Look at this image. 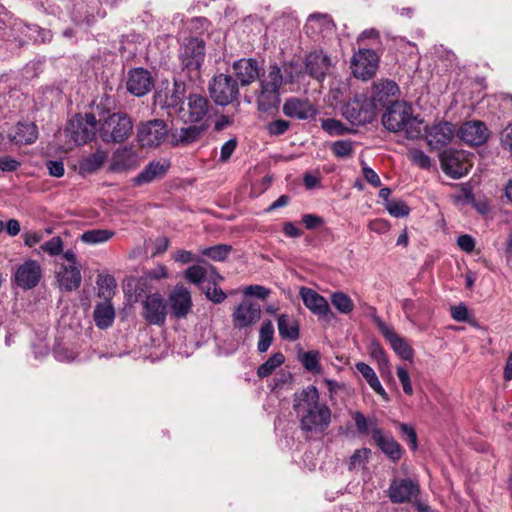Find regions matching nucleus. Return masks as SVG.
I'll use <instances>...</instances> for the list:
<instances>
[{
	"mask_svg": "<svg viewBox=\"0 0 512 512\" xmlns=\"http://www.w3.org/2000/svg\"><path fill=\"white\" fill-rule=\"evenodd\" d=\"M293 410L300 430L308 437L323 434L332 421L331 409L320 402L319 392L313 385L294 394Z\"/></svg>",
	"mask_w": 512,
	"mask_h": 512,
	"instance_id": "f257e3e1",
	"label": "nucleus"
},
{
	"mask_svg": "<svg viewBox=\"0 0 512 512\" xmlns=\"http://www.w3.org/2000/svg\"><path fill=\"white\" fill-rule=\"evenodd\" d=\"M283 69L276 63L270 64L259 77L258 88L255 91V101L259 111L268 112L277 108L281 102L282 85L294 81L289 67L284 65Z\"/></svg>",
	"mask_w": 512,
	"mask_h": 512,
	"instance_id": "f03ea898",
	"label": "nucleus"
},
{
	"mask_svg": "<svg viewBox=\"0 0 512 512\" xmlns=\"http://www.w3.org/2000/svg\"><path fill=\"white\" fill-rule=\"evenodd\" d=\"M383 126L390 132L403 133L407 139L423 136L424 122L413 115L411 105L405 101H393L382 116Z\"/></svg>",
	"mask_w": 512,
	"mask_h": 512,
	"instance_id": "7ed1b4c3",
	"label": "nucleus"
},
{
	"mask_svg": "<svg viewBox=\"0 0 512 512\" xmlns=\"http://www.w3.org/2000/svg\"><path fill=\"white\" fill-rule=\"evenodd\" d=\"M205 59V43L197 37L184 40L179 48V60L182 71L191 79L200 77V70Z\"/></svg>",
	"mask_w": 512,
	"mask_h": 512,
	"instance_id": "20e7f679",
	"label": "nucleus"
},
{
	"mask_svg": "<svg viewBox=\"0 0 512 512\" xmlns=\"http://www.w3.org/2000/svg\"><path fill=\"white\" fill-rule=\"evenodd\" d=\"M132 131V120L123 112L108 115L98 129L99 136L105 143L124 142L130 137Z\"/></svg>",
	"mask_w": 512,
	"mask_h": 512,
	"instance_id": "39448f33",
	"label": "nucleus"
},
{
	"mask_svg": "<svg viewBox=\"0 0 512 512\" xmlns=\"http://www.w3.org/2000/svg\"><path fill=\"white\" fill-rule=\"evenodd\" d=\"M375 102L366 95H356L343 107V116L352 125L371 123L376 116Z\"/></svg>",
	"mask_w": 512,
	"mask_h": 512,
	"instance_id": "423d86ee",
	"label": "nucleus"
},
{
	"mask_svg": "<svg viewBox=\"0 0 512 512\" xmlns=\"http://www.w3.org/2000/svg\"><path fill=\"white\" fill-rule=\"evenodd\" d=\"M96 127L97 119L94 114L87 113L84 116L77 114L70 120L66 133L77 145H83L94 139Z\"/></svg>",
	"mask_w": 512,
	"mask_h": 512,
	"instance_id": "0eeeda50",
	"label": "nucleus"
},
{
	"mask_svg": "<svg viewBox=\"0 0 512 512\" xmlns=\"http://www.w3.org/2000/svg\"><path fill=\"white\" fill-rule=\"evenodd\" d=\"M209 91L211 98L221 106L230 104L239 94L237 81L227 74L216 75L209 84Z\"/></svg>",
	"mask_w": 512,
	"mask_h": 512,
	"instance_id": "6e6552de",
	"label": "nucleus"
},
{
	"mask_svg": "<svg viewBox=\"0 0 512 512\" xmlns=\"http://www.w3.org/2000/svg\"><path fill=\"white\" fill-rule=\"evenodd\" d=\"M185 93V84L183 82L174 81L171 86L167 85L164 89H160L156 92L154 96L155 103L162 108L168 109L170 116H179L181 110H183Z\"/></svg>",
	"mask_w": 512,
	"mask_h": 512,
	"instance_id": "1a4fd4ad",
	"label": "nucleus"
},
{
	"mask_svg": "<svg viewBox=\"0 0 512 512\" xmlns=\"http://www.w3.org/2000/svg\"><path fill=\"white\" fill-rule=\"evenodd\" d=\"M168 130L163 120H150L140 123L137 128V141L143 148H156L167 138Z\"/></svg>",
	"mask_w": 512,
	"mask_h": 512,
	"instance_id": "9d476101",
	"label": "nucleus"
},
{
	"mask_svg": "<svg viewBox=\"0 0 512 512\" xmlns=\"http://www.w3.org/2000/svg\"><path fill=\"white\" fill-rule=\"evenodd\" d=\"M419 493V483L411 478H395L388 488L389 499L397 504L413 502Z\"/></svg>",
	"mask_w": 512,
	"mask_h": 512,
	"instance_id": "9b49d317",
	"label": "nucleus"
},
{
	"mask_svg": "<svg viewBox=\"0 0 512 512\" xmlns=\"http://www.w3.org/2000/svg\"><path fill=\"white\" fill-rule=\"evenodd\" d=\"M426 143L431 150L447 146L455 136V127L447 121H440L431 126L424 125Z\"/></svg>",
	"mask_w": 512,
	"mask_h": 512,
	"instance_id": "f8f14e48",
	"label": "nucleus"
},
{
	"mask_svg": "<svg viewBox=\"0 0 512 512\" xmlns=\"http://www.w3.org/2000/svg\"><path fill=\"white\" fill-rule=\"evenodd\" d=\"M167 301L156 292L146 296L143 301L142 317L149 325L162 326L167 317Z\"/></svg>",
	"mask_w": 512,
	"mask_h": 512,
	"instance_id": "ddd939ff",
	"label": "nucleus"
},
{
	"mask_svg": "<svg viewBox=\"0 0 512 512\" xmlns=\"http://www.w3.org/2000/svg\"><path fill=\"white\" fill-rule=\"evenodd\" d=\"M374 321L383 335V337L390 343L394 352L403 360L411 361L414 356V350L408 342L398 335L394 328L385 323L380 317L375 316Z\"/></svg>",
	"mask_w": 512,
	"mask_h": 512,
	"instance_id": "4468645a",
	"label": "nucleus"
},
{
	"mask_svg": "<svg viewBox=\"0 0 512 512\" xmlns=\"http://www.w3.org/2000/svg\"><path fill=\"white\" fill-rule=\"evenodd\" d=\"M261 318V307L257 302L242 301L232 313L234 328L246 330L255 325Z\"/></svg>",
	"mask_w": 512,
	"mask_h": 512,
	"instance_id": "2eb2a0df",
	"label": "nucleus"
},
{
	"mask_svg": "<svg viewBox=\"0 0 512 512\" xmlns=\"http://www.w3.org/2000/svg\"><path fill=\"white\" fill-rule=\"evenodd\" d=\"M167 304L174 318H186L193 306L190 290L183 284H177L170 292Z\"/></svg>",
	"mask_w": 512,
	"mask_h": 512,
	"instance_id": "dca6fc26",
	"label": "nucleus"
},
{
	"mask_svg": "<svg viewBox=\"0 0 512 512\" xmlns=\"http://www.w3.org/2000/svg\"><path fill=\"white\" fill-rule=\"evenodd\" d=\"M377 67L378 57L371 49H360L352 58L351 68L356 78L370 79L376 73Z\"/></svg>",
	"mask_w": 512,
	"mask_h": 512,
	"instance_id": "f3484780",
	"label": "nucleus"
},
{
	"mask_svg": "<svg viewBox=\"0 0 512 512\" xmlns=\"http://www.w3.org/2000/svg\"><path fill=\"white\" fill-rule=\"evenodd\" d=\"M42 278V267L36 260H26L21 264L14 275L16 285L23 290L36 287Z\"/></svg>",
	"mask_w": 512,
	"mask_h": 512,
	"instance_id": "a211bd4d",
	"label": "nucleus"
},
{
	"mask_svg": "<svg viewBox=\"0 0 512 512\" xmlns=\"http://www.w3.org/2000/svg\"><path fill=\"white\" fill-rule=\"evenodd\" d=\"M457 136L470 146H480L489 138V131L484 122L473 120L463 123L458 131Z\"/></svg>",
	"mask_w": 512,
	"mask_h": 512,
	"instance_id": "6ab92c4d",
	"label": "nucleus"
},
{
	"mask_svg": "<svg viewBox=\"0 0 512 512\" xmlns=\"http://www.w3.org/2000/svg\"><path fill=\"white\" fill-rule=\"evenodd\" d=\"M210 103L208 99L199 94H191L188 96L187 109L183 107L179 117L185 123H196L202 121L207 116Z\"/></svg>",
	"mask_w": 512,
	"mask_h": 512,
	"instance_id": "aec40b11",
	"label": "nucleus"
},
{
	"mask_svg": "<svg viewBox=\"0 0 512 512\" xmlns=\"http://www.w3.org/2000/svg\"><path fill=\"white\" fill-rule=\"evenodd\" d=\"M299 295L305 305L313 314L330 321L333 313L329 307L328 301L315 290L308 287H301Z\"/></svg>",
	"mask_w": 512,
	"mask_h": 512,
	"instance_id": "412c9836",
	"label": "nucleus"
},
{
	"mask_svg": "<svg viewBox=\"0 0 512 512\" xmlns=\"http://www.w3.org/2000/svg\"><path fill=\"white\" fill-rule=\"evenodd\" d=\"M371 437L380 450L392 461L397 462L402 457L403 450L400 444L389 434L374 423H371Z\"/></svg>",
	"mask_w": 512,
	"mask_h": 512,
	"instance_id": "4be33fe9",
	"label": "nucleus"
},
{
	"mask_svg": "<svg viewBox=\"0 0 512 512\" xmlns=\"http://www.w3.org/2000/svg\"><path fill=\"white\" fill-rule=\"evenodd\" d=\"M331 58L323 50L309 53L305 59L306 71L318 81H322L332 67Z\"/></svg>",
	"mask_w": 512,
	"mask_h": 512,
	"instance_id": "5701e85b",
	"label": "nucleus"
},
{
	"mask_svg": "<svg viewBox=\"0 0 512 512\" xmlns=\"http://www.w3.org/2000/svg\"><path fill=\"white\" fill-rule=\"evenodd\" d=\"M283 113L289 118L297 120H307L316 115V109L308 99L298 97H290L285 100Z\"/></svg>",
	"mask_w": 512,
	"mask_h": 512,
	"instance_id": "b1692460",
	"label": "nucleus"
},
{
	"mask_svg": "<svg viewBox=\"0 0 512 512\" xmlns=\"http://www.w3.org/2000/svg\"><path fill=\"white\" fill-rule=\"evenodd\" d=\"M153 78L144 68H135L129 72L127 90L135 96H144L152 89Z\"/></svg>",
	"mask_w": 512,
	"mask_h": 512,
	"instance_id": "393cba45",
	"label": "nucleus"
},
{
	"mask_svg": "<svg viewBox=\"0 0 512 512\" xmlns=\"http://www.w3.org/2000/svg\"><path fill=\"white\" fill-rule=\"evenodd\" d=\"M235 76L242 86H248L261 76L259 62L253 58H242L232 65Z\"/></svg>",
	"mask_w": 512,
	"mask_h": 512,
	"instance_id": "a878e982",
	"label": "nucleus"
},
{
	"mask_svg": "<svg viewBox=\"0 0 512 512\" xmlns=\"http://www.w3.org/2000/svg\"><path fill=\"white\" fill-rule=\"evenodd\" d=\"M170 168L168 160L151 161L145 168L133 178V183L136 186L151 183L157 179L163 178Z\"/></svg>",
	"mask_w": 512,
	"mask_h": 512,
	"instance_id": "bb28decb",
	"label": "nucleus"
},
{
	"mask_svg": "<svg viewBox=\"0 0 512 512\" xmlns=\"http://www.w3.org/2000/svg\"><path fill=\"white\" fill-rule=\"evenodd\" d=\"M138 165V156L131 147L118 148L112 156L110 170L123 172L135 168Z\"/></svg>",
	"mask_w": 512,
	"mask_h": 512,
	"instance_id": "cd10ccee",
	"label": "nucleus"
},
{
	"mask_svg": "<svg viewBox=\"0 0 512 512\" xmlns=\"http://www.w3.org/2000/svg\"><path fill=\"white\" fill-rule=\"evenodd\" d=\"M207 129L206 123L182 127L172 133V143L177 146H188L198 141Z\"/></svg>",
	"mask_w": 512,
	"mask_h": 512,
	"instance_id": "c85d7f7f",
	"label": "nucleus"
},
{
	"mask_svg": "<svg viewBox=\"0 0 512 512\" xmlns=\"http://www.w3.org/2000/svg\"><path fill=\"white\" fill-rule=\"evenodd\" d=\"M56 277L60 289L65 291L78 289L82 281L80 267L78 265H62Z\"/></svg>",
	"mask_w": 512,
	"mask_h": 512,
	"instance_id": "c756f323",
	"label": "nucleus"
},
{
	"mask_svg": "<svg viewBox=\"0 0 512 512\" xmlns=\"http://www.w3.org/2000/svg\"><path fill=\"white\" fill-rule=\"evenodd\" d=\"M398 85L392 80H384L373 84L370 99L375 102L376 108L389 102V97L396 96Z\"/></svg>",
	"mask_w": 512,
	"mask_h": 512,
	"instance_id": "7c9ffc66",
	"label": "nucleus"
},
{
	"mask_svg": "<svg viewBox=\"0 0 512 512\" xmlns=\"http://www.w3.org/2000/svg\"><path fill=\"white\" fill-rule=\"evenodd\" d=\"M441 165L443 171L453 178H460L467 172V168L460 160L459 154L451 151H445L441 154Z\"/></svg>",
	"mask_w": 512,
	"mask_h": 512,
	"instance_id": "2f4dec72",
	"label": "nucleus"
},
{
	"mask_svg": "<svg viewBox=\"0 0 512 512\" xmlns=\"http://www.w3.org/2000/svg\"><path fill=\"white\" fill-rule=\"evenodd\" d=\"M278 332L282 339L296 341L300 336L298 320L288 314H280L277 319Z\"/></svg>",
	"mask_w": 512,
	"mask_h": 512,
	"instance_id": "473e14b6",
	"label": "nucleus"
},
{
	"mask_svg": "<svg viewBox=\"0 0 512 512\" xmlns=\"http://www.w3.org/2000/svg\"><path fill=\"white\" fill-rule=\"evenodd\" d=\"M38 137L37 126L34 123H18L10 140L17 145H28Z\"/></svg>",
	"mask_w": 512,
	"mask_h": 512,
	"instance_id": "72a5a7b5",
	"label": "nucleus"
},
{
	"mask_svg": "<svg viewBox=\"0 0 512 512\" xmlns=\"http://www.w3.org/2000/svg\"><path fill=\"white\" fill-rule=\"evenodd\" d=\"M93 317L95 324L100 329H106L113 324L115 309L109 300H105L95 306Z\"/></svg>",
	"mask_w": 512,
	"mask_h": 512,
	"instance_id": "f704fd0d",
	"label": "nucleus"
},
{
	"mask_svg": "<svg viewBox=\"0 0 512 512\" xmlns=\"http://www.w3.org/2000/svg\"><path fill=\"white\" fill-rule=\"evenodd\" d=\"M356 369L376 394L381 396L383 400L389 401V396L385 389L382 387L378 376L368 364L364 362H358L356 364Z\"/></svg>",
	"mask_w": 512,
	"mask_h": 512,
	"instance_id": "c9c22d12",
	"label": "nucleus"
},
{
	"mask_svg": "<svg viewBox=\"0 0 512 512\" xmlns=\"http://www.w3.org/2000/svg\"><path fill=\"white\" fill-rule=\"evenodd\" d=\"M209 272L215 275V277L221 279V277L217 274L215 268L212 266L204 267L200 265H192L185 271L184 275L189 282L196 285H200L205 281Z\"/></svg>",
	"mask_w": 512,
	"mask_h": 512,
	"instance_id": "e433bc0d",
	"label": "nucleus"
},
{
	"mask_svg": "<svg viewBox=\"0 0 512 512\" xmlns=\"http://www.w3.org/2000/svg\"><path fill=\"white\" fill-rule=\"evenodd\" d=\"M115 232L108 229H92L81 235V240L86 244H100L109 241Z\"/></svg>",
	"mask_w": 512,
	"mask_h": 512,
	"instance_id": "4c0bfd02",
	"label": "nucleus"
},
{
	"mask_svg": "<svg viewBox=\"0 0 512 512\" xmlns=\"http://www.w3.org/2000/svg\"><path fill=\"white\" fill-rule=\"evenodd\" d=\"M98 287V296L104 300H109L114 295L116 281L112 275L99 274L96 281Z\"/></svg>",
	"mask_w": 512,
	"mask_h": 512,
	"instance_id": "58836bf2",
	"label": "nucleus"
},
{
	"mask_svg": "<svg viewBox=\"0 0 512 512\" xmlns=\"http://www.w3.org/2000/svg\"><path fill=\"white\" fill-rule=\"evenodd\" d=\"M371 356L377 361L379 371L382 377L388 376L391 377V366L389 359L383 350V348L379 344H372L371 346Z\"/></svg>",
	"mask_w": 512,
	"mask_h": 512,
	"instance_id": "ea45409f",
	"label": "nucleus"
},
{
	"mask_svg": "<svg viewBox=\"0 0 512 512\" xmlns=\"http://www.w3.org/2000/svg\"><path fill=\"white\" fill-rule=\"evenodd\" d=\"M274 337V327L270 320L262 323L259 330V341L257 349L259 352L264 353L270 347Z\"/></svg>",
	"mask_w": 512,
	"mask_h": 512,
	"instance_id": "a19ab883",
	"label": "nucleus"
},
{
	"mask_svg": "<svg viewBox=\"0 0 512 512\" xmlns=\"http://www.w3.org/2000/svg\"><path fill=\"white\" fill-rule=\"evenodd\" d=\"M284 361L285 357L281 352L274 353L267 361L259 366L257 370L258 377L265 378L271 375L277 367L284 363Z\"/></svg>",
	"mask_w": 512,
	"mask_h": 512,
	"instance_id": "79ce46f5",
	"label": "nucleus"
},
{
	"mask_svg": "<svg viewBox=\"0 0 512 512\" xmlns=\"http://www.w3.org/2000/svg\"><path fill=\"white\" fill-rule=\"evenodd\" d=\"M107 159V152L102 150H97L95 153L91 154L90 156L86 157L82 163L81 168L89 173H92L99 168L102 167L104 162Z\"/></svg>",
	"mask_w": 512,
	"mask_h": 512,
	"instance_id": "37998d69",
	"label": "nucleus"
},
{
	"mask_svg": "<svg viewBox=\"0 0 512 512\" xmlns=\"http://www.w3.org/2000/svg\"><path fill=\"white\" fill-rule=\"evenodd\" d=\"M332 26L331 18L326 14H313L308 17L305 29L312 32H321L322 29H329Z\"/></svg>",
	"mask_w": 512,
	"mask_h": 512,
	"instance_id": "c03bdc74",
	"label": "nucleus"
},
{
	"mask_svg": "<svg viewBox=\"0 0 512 512\" xmlns=\"http://www.w3.org/2000/svg\"><path fill=\"white\" fill-rule=\"evenodd\" d=\"M331 303L343 314H349L354 309V303L350 296L343 292H335L331 295Z\"/></svg>",
	"mask_w": 512,
	"mask_h": 512,
	"instance_id": "a18cd8bd",
	"label": "nucleus"
},
{
	"mask_svg": "<svg viewBox=\"0 0 512 512\" xmlns=\"http://www.w3.org/2000/svg\"><path fill=\"white\" fill-rule=\"evenodd\" d=\"M231 250L232 247L230 245L218 244L212 247L205 248L202 251V254L214 261H223L228 257Z\"/></svg>",
	"mask_w": 512,
	"mask_h": 512,
	"instance_id": "49530a36",
	"label": "nucleus"
},
{
	"mask_svg": "<svg viewBox=\"0 0 512 512\" xmlns=\"http://www.w3.org/2000/svg\"><path fill=\"white\" fill-rule=\"evenodd\" d=\"M331 151L337 158H348L354 152V142L350 140H338L332 143Z\"/></svg>",
	"mask_w": 512,
	"mask_h": 512,
	"instance_id": "de8ad7c7",
	"label": "nucleus"
},
{
	"mask_svg": "<svg viewBox=\"0 0 512 512\" xmlns=\"http://www.w3.org/2000/svg\"><path fill=\"white\" fill-rule=\"evenodd\" d=\"M300 361L306 370L313 372V373L320 372L318 352H315V351L304 352L300 356Z\"/></svg>",
	"mask_w": 512,
	"mask_h": 512,
	"instance_id": "09e8293b",
	"label": "nucleus"
},
{
	"mask_svg": "<svg viewBox=\"0 0 512 512\" xmlns=\"http://www.w3.org/2000/svg\"><path fill=\"white\" fill-rule=\"evenodd\" d=\"M385 208L391 216L396 218L406 217L410 212V208L402 200L387 201V203H385Z\"/></svg>",
	"mask_w": 512,
	"mask_h": 512,
	"instance_id": "8fccbe9b",
	"label": "nucleus"
},
{
	"mask_svg": "<svg viewBox=\"0 0 512 512\" xmlns=\"http://www.w3.org/2000/svg\"><path fill=\"white\" fill-rule=\"evenodd\" d=\"M399 431L401 433V436L403 437L404 441L407 443V445L410 447L411 450H416L418 446L417 442V434L415 429L406 423H399L398 425Z\"/></svg>",
	"mask_w": 512,
	"mask_h": 512,
	"instance_id": "3c124183",
	"label": "nucleus"
},
{
	"mask_svg": "<svg viewBox=\"0 0 512 512\" xmlns=\"http://www.w3.org/2000/svg\"><path fill=\"white\" fill-rule=\"evenodd\" d=\"M322 129L330 135H343L350 131L342 122L332 118L322 121Z\"/></svg>",
	"mask_w": 512,
	"mask_h": 512,
	"instance_id": "603ef678",
	"label": "nucleus"
},
{
	"mask_svg": "<svg viewBox=\"0 0 512 512\" xmlns=\"http://www.w3.org/2000/svg\"><path fill=\"white\" fill-rule=\"evenodd\" d=\"M408 157L413 162V164L417 165L422 169H428L431 166V159L428 155H426L422 150L412 148L408 151Z\"/></svg>",
	"mask_w": 512,
	"mask_h": 512,
	"instance_id": "864d4df0",
	"label": "nucleus"
},
{
	"mask_svg": "<svg viewBox=\"0 0 512 512\" xmlns=\"http://www.w3.org/2000/svg\"><path fill=\"white\" fill-rule=\"evenodd\" d=\"M351 416L355 422L357 432L361 435L367 434L369 432L371 433V423H374L375 425H377L375 421H369L365 417V415L360 411L352 412Z\"/></svg>",
	"mask_w": 512,
	"mask_h": 512,
	"instance_id": "5fc2aeb1",
	"label": "nucleus"
},
{
	"mask_svg": "<svg viewBox=\"0 0 512 512\" xmlns=\"http://www.w3.org/2000/svg\"><path fill=\"white\" fill-rule=\"evenodd\" d=\"M371 454V450L368 448L357 449L350 457L349 469L353 470L357 467L364 466Z\"/></svg>",
	"mask_w": 512,
	"mask_h": 512,
	"instance_id": "6e6d98bb",
	"label": "nucleus"
},
{
	"mask_svg": "<svg viewBox=\"0 0 512 512\" xmlns=\"http://www.w3.org/2000/svg\"><path fill=\"white\" fill-rule=\"evenodd\" d=\"M40 248L51 256L60 255L63 252V241L59 236H55L42 244Z\"/></svg>",
	"mask_w": 512,
	"mask_h": 512,
	"instance_id": "4d7b16f0",
	"label": "nucleus"
},
{
	"mask_svg": "<svg viewBox=\"0 0 512 512\" xmlns=\"http://www.w3.org/2000/svg\"><path fill=\"white\" fill-rule=\"evenodd\" d=\"M290 128V122L284 119L274 120L266 125L267 133L270 136H280L285 134Z\"/></svg>",
	"mask_w": 512,
	"mask_h": 512,
	"instance_id": "13d9d810",
	"label": "nucleus"
},
{
	"mask_svg": "<svg viewBox=\"0 0 512 512\" xmlns=\"http://www.w3.org/2000/svg\"><path fill=\"white\" fill-rule=\"evenodd\" d=\"M396 372H397V377L401 383L403 392L409 396L413 395L414 390H413L410 375H409V372L407 371V369L403 366H398L396 369Z\"/></svg>",
	"mask_w": 512,
	"mask_h": 512,
	"instance_id": "bf43d9fd",
	"label": "nucleus"
},
{
	"mask_svg": "<svg viewBox=\"0 0 512 512\" xmlns=\"http://www.w3.org/2000/svg\"><path fill=\"white\" fill-rule=\"evenodd\" d=\"M243 292L246 296H253L262 300L266 299L270 294V290L261 285L247 286Z\"/></svg>",
	"mask_w": 512,
	"mask_h": 512,
	"instance_id": "052dcab7",
	"label": "nucleus"
},
{
	"mask_svg": "<svg viewBox=\"0 0 512 512\" xmlns=\"http://www.w3.org/2000/svg\"><path fill=\"white\" fill-rule=\"evenodd\" d=\"M236 147H237V139L236 138H232V139L228 140L227 142H225L221 147L220 161H222V162L228 161L229 158L231 157V155L233 154V152L235 151Z\"/></svg>",
	"mask_w": 512,
	"mask_h": 512,
	"instance_id": "680f3d73",
	"label": "nucleus"
},
{
	"mask_svg": "<svg viewBox=\"0 0 512 512\" xmlns=\"http://www.w3.org/2000/svg\"><path fill=\"white\" fill-rule=\"evenodd\" d=\"M21 163L10 156L0 157V170L3 172H13L20 167Z\"/></svg>",
	"mask_w": 512,
	"mask_h": 512,
	"instance_id": "e2e57ef3",
	"label": "nucleus"
},
{
	"mask_svg": "<svg viewBox=\"0 0 512 512\" xmlns=\"http://www.w3.org/2000/svg\"><path fill=\"white\" fill-rule=\"evenodd\" d=\"M457 245L462 251L470 253L474 250L475 241L470 235L463 234L458 237Z\"/></svg>",
	"mask_w": 512,
	"mask_h": 512,
	"instance_id": "0e129e2a",
	"label": "nucleus"
},
{
	"mask_svg": "<svg viewBox=\"0 0 512 512\" xmlns=\"http://www.w3.org/2000/svg\"><path fill=\"white\" fill-rule=\"evenodd\" d=\"M362 173H363L365 180L369 184H371L373 187L381 186V180H380L378 174L372 168L364 165L362 167Z\"/></svg>",
	"mask_w": 512,
	"mask_h": 512,
	"instance_id": "69168bd1",
	"label": "nucleus"
},
{
	"mask_svg": "<svg viewBox=\"0 0 512 512\" xmlns=\"http://www.w3.org/2000/svg\"><path fill=\"white\" fill-rule=\"evenodd\" d=\"M205 294L209 300L217 304L223 302L226 299L225 292L217 286H214L212 289L208 288Z\"/></svg>",
	"mask_w": 512,
	"mask_h": 512,
	"instance_id": "338daca9",
	"label": "nucleus"
},
{
	"mask_svg": "<svg viewBox=\"0 0 512 512\" xmlns=\"http://www.w3.org/2000/svg\"><path fill=\"white\" fill-rule=\"evenodd\" d=\"M302 222L307 229L311 230L321 226L324 223V220L322 217L314 214H305L302 217Z\"/></svg>",
	"mask_w": 512,
	"mask_h": 512,
	"instance_id": "774afa93",
	"label": "nucleus"
}]
</instances>
